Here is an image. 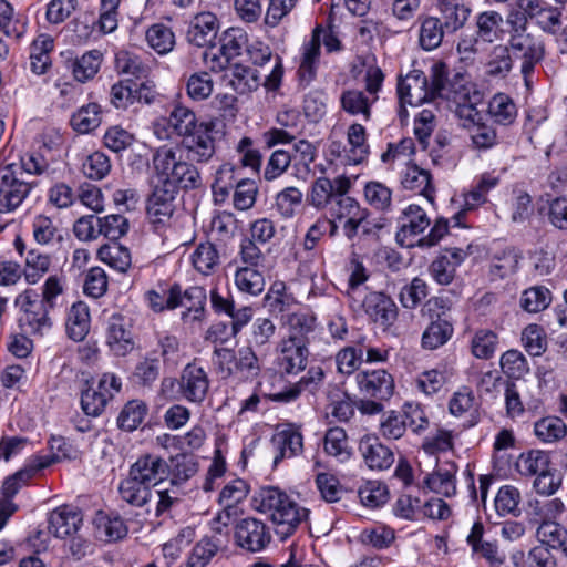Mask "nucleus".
<instances>
[{"instance_id": "obj_24", "label": "nucleus", "mask_w": 567, "mask_h": 567, "mask_svg": "<svg viewBox=\"0 0 567 567\" xmlns=\"http://www.w3.org/2000/svg\"><path fill=\"white\" fill-rule=\"evenodd\" d=\"M359 450L364 463L371 470H388L394 463L392 450L382 444L378 437H363L360 441Z\"/></svg>"}, {"instance_id": "obj_59", "label": "nucleus", "mask_w": 567, "mask_h": 567, "mask_svg": "<svg viewBox=\"0 0 567 567\" xmlns=\"http://www.w3.org/2000/svg\"><path fill=\"white\" fill-rule=\"evenodd\" d=\"M214 82L209 73L197 72L186 82L187 95L194 101H203L213 93Z\"/></svg>"}, {"instance_id": "obj_4", "label": "nucleus", "mask_w": 567, "mask_h": 567, "mask_svg": "<svg viewBox=\"0 0 567 567\" xmlns=\"http://www.w3.org/2000/svg\"><path fill=\"white\" fill-rule=\"evenodd\" d=\"M212 361L217 374L223 380L235 383H252L261 373V361L251 347L244 346L237 350L216 347Z\"/></svg>"}, {"instance_id": "obj_22", "label": "nucleus", "mask_w": 567, "mask_h": 567, "mask_svg": "<svg viewBox=\"0 0 567 567\" xmlns=\"http://www.w3.org/2000/svg\"><path fill=\"white\" fill-rule=\"evenodd\" d=\"M365 313L374 322L390 327L396 320L398 307L395 302L385 293L373 291L364 297L362 303Z\"/></svg>"}, {"instance_id": "obj_53", "label": "nucleus", "mask_w": 567, "mask_h": 567, "mask_svg": "<svg viewBox=\"0 0 567 567\" xmlns=\"http://www.w3.org/2000/svg\"><path fill=\"white\" fill-rule=\"evenodd\" d=\"M248 47L246 32L239 28H230L224 32L220 39L219 51L230 60L239 56Z\"/></svg>"}, {"instance_id": "obj_44", "label": "nucleus", "mask_w": 567, "mask_h": 567, "mask_svg": "<svg viewBox=\"0 0 567 567\" xmlns=\"http://www.w3.org/2000/svg\"><path fill=\"white\" fill-rule=\"evenodd\" d=\"M192 262L197 271L210 275L219 265V254L212 243L199 244L192 254Z\"/></svg>"}, {"instance_id": "obj_58", "label": "nucleus", "mask_w": 567, "mask_h": 567, "mask_svg": "<svg viewBox=\"0 0 567 567\" xmlns=\"http://www.w3.org/2000/svg\"><path fill=\"white\" fill-rule=\"evenodd\" d=\"M502 371L512 379H520L529 372L524 354L517 350H508L501 357Z\"/></svg>"}, {"instance_id": "obj_61", "label": "nucleus", "mask_w": 567, "mask_h": 567, "mask_svg": "<svg viewBox=\"0 0 567 567\" xmlns=\"http://www.w3.org/2000/svg\"><path fill=\"white\" fill-rule=\"evenodd\" d=\"M513 58L509 48L505 45H496L487 63V73L492 76L505 78L512 70Z\"/></svg>"}, {"instance_id": "obj_35", "label": "nucleus", "mask_w": 567, "mask_h": 567, "mask_svg": "<svg viewBox=\"0 0 567 567\" xmlns=\"http://www.w3.org/2000/svg\"><path fill=\"white\" fill-rule=\"evenodd\" d=\"M99 258L118 272H126L132 264L128 248L117 241L102 246L97 251Z\"/></svg>"}, {"instance_id": "obj_12", "label": "nucleus", "mask_w": 567, "mask_h": 567, "mask_svg": "<svg viewBox=\"0 0 567 567\" xmlns=\"http://www.w3.org/2000/svg\"><path fill=\"white\" fill-rule=\"evenodd\" d=\"M105 340L111 351L120 357L126 355L134 348L131 321L120 312L105 318Z\"/></svg>"}, {"instance_id": "obj_16", "label": "nucleus", "mask_w": 567, "mask_h": 567, "mask_svg": "<svg viewBox=\"0 0 567 567\" xmlns=\"http://www.w3.org/2000/svg\"><path fill=\"white\" fill-rule=\"evenodd\" d=\"M210 131L209 124L199 123V128L182 140V147L189 162L207 163L214 156L215 142Z\"/></svg>"}, {"instance_id": "obj_55", "label": "nucleus", "mask_w": 567, "mask_h": 567, "mask_svg": "<svg viewBox=\"0 0 567 567\" xmlns=\"http://www.w3.org/2000/svg\"><path fill=\"white\" fill-rule=\"evenodd\" d=\"M361 503L370 508H377L389 499L388 487L378 481L364 483L358 491Z\"/></svg>"}, {"instance_id": "obj_49", "label": "nucleus", "mask_w": 567, "mask_h": 567, "mask_svg": "<svg viewBox=\"0 0 567 567\" xmlns=\"http://www.w3.org/2000/svg\"><path fill=\"white\" fill-rule=\"evenodd\" d=\"M146 413L147 406L144 402L138 400L127 402L117 417L118 427L127 432L136 430L144 421Z\"/></svg>"}, {"instance_id": "obj_57", "label": "nucleus", "mask_w": 567, "mask_h": 567, "mask_svg": "<svg viewBox=\"0 0 567 567\" xmlns=\"http://www.w3.org/2000/svg\"><path fill=\"white\" fill-rule=\"evenodd\" d=\"M332 181L327 177H318L311 184L307 196L308 203L317 209H323L333 202Z\"/></svg>"}, {"instance_id": "obj_6", "label": "nucleus", "mask_w": 567, "mask_h": 567, "mask_svg": "<svg viewBox=\"0 0 567 567\" xmlns=\"http://www.w3.org/2000/svg\"><path fill=\"white\" fill-rule=\"evenodd\" d=\"M321 43H323L329 53L338 52L342 49L340 40L331 29H323L321 25H317L312 30L310 40L302 47V56L298 69L299 83L305 87L317 75Z\"/></svg>"}, {"instance_id": "obj_31", "label": "nucleus", "mask_w": 567, "mask_h": 567, "mask_svg": "<svg viewBox=\"0 0 567 567\" xmlns=\"http://www.w3.org/2000/svg\"><path fill=\"white\" fill-rule=\"evenodd\" d=\"M378 97L370 100L364 92L360 90H346L340 96L341 109L352 115H361L364 121L371 120V106Z\"/></svg>"}, {"instance_id": "obj_2", "label": "nucleus", "mask_w": 567, "mask_h": 567, "mask_svg": "<svg viewBox=\"0 0 567 567\" xmlns=\"http://www.w3.org/2000/svg\"><path fill=\"white\" fill-rule=\"evenodd\" d=\"M256 509L269 515L280 539L291 536L307 520L309 511L278 487H261L254 497Z\"/></svg>"}, {"instance_id": "obj_46", "label": "nucleus", "mask_w": 567, "mask_h": 567, "mask_svg": "<svg viewBox=\"0 0 567 567\" xmlns=\"http://www.w3.org/2000/svg\"><path fill=\"white\" fill-rule=\"evenodd\" d=\"M239 179L236 176L235 167L229 164H223L216 172L215 181L212 185L216 202H224L230 190L235 189Z\"/></svg>"}, {"instance_id": "obj_20", "label": "nucleus", "mask_w": 567, "mask_h": 567, "mask_svg": "<svg viewBox=\"0 0 567 567\" xmlns=\"http://www.w3.org/2000/svg\"><path fill=\"white\" fill-rule=\"evenodd\" d=\"M430 226L426 213L417 205H409L400 218V229L396 239L406 247L414 246L413 237L423 233Z\"/></svg>"}, {"instance_id": "obj_37", "label": "nucleus", "mask_w": 567, "mask_h": 567, "mask_svg": "<svg viewBox=\"0 0 567 567\" xmlns=\"http://www.w3.org/2000/svg\"><path fill=\"white\" fill-rule=\"evenodd\" d=\"M275 444L278 454L274 458V464L277 465L281 460L293 457L302 452L303 437L296 430H286L277 434Z\"/></svg>"}, {"instance_id": "obj_40", "label": "nucleus", "mask_w": 567, "mask_h": 567, "mask_svg": "<svg viewBox=\"0 0 567 567\" xmlns=\"http://www.w3.org/2000/svg\"><path fill=\"white\" fill-rule=\"evenodd\" d=\"M488 113L496 123L506 126L515 121L517 109L512 97L497 93L489 101Z\"/></svg>"}, {"instance_id": "obj_11", "label": "nucleus", "mask_w": 567, "mask_h": 567, "mask_svg": "<svg viewBox=\"0 0 567 567\" xmlns=\"http://www.w3.org/2000/svg\"><path fill=\"white\" fill-rule=\"evenodd\" d=\"M121 389V381L113 373H104L97 386H90L82 392L81 406L89 416H99L105 410L114 392Z\"/></svg>"}, {"instance_id": "obj_10", "label": "nucleus", "mask_w": 567, "mask_h": 567, "mask_svg": "<svg viewBox=\"0 0 567 567\" xmlns=\"http://www.w3.org/2000/svg\"><path fill=\"white\" fill-rule=\"evenodd\" d=\"M17 302L22 310L19 323L25 333L42 334L50 328L51 323L48 317L50 308L34 292L25 291L19 296Z\"/></svg>"}, {"instance_id": "obj_25", "label": "nucleus", "mask_w": 567, "mask_h": 567, "mask_svg": "<svg viewBox=\"0 0 567 567\" xmlns=\"http://www.w3.org/2000/svg\"><path fill=\"white\" fill-rule=\"evenodd\" d=\"M308 343L284 339L280 343L278 363L282 371L288 374H296L306 368L309 354Z\"/></svg>"}, {"instance_id": "obj_41", "label": "nucleus", "mask_w": 567, "mask_h": 567, "mask_svg": "<svg viewBox=\"0 0 567 567\" xmlns=\"http://www.w3.org/2000/svg\"><path fill=\"white\" fill-rule=\"evenodd\" d=\"M324 451L341 463L350 460L352 453L343 429L331 427L327 431L324 435Z\"/></svg>"}, {"instance_id": "obj_3", "label": "nucleus", "mask_w": 567, "mask_h": 567, "mask_svg": "<svg viewBox=\"0 0 567 567\" xmlns=\"http://www.w3.org/2000/svg\"><path fill=\"white\" fill-rule=\"evenodd\" d=\"M156 182L178 193L179 188L194 189L200 185L198 169L183 161L178 148L163 146L156 150L152 158Z\"/></svg>"}, {"instance_id": "obj_34", "label": "nucleus", "mask_w": 567, "mask_h": 567, "mask_svg": "<svg viewBox=\"0 0 567 567\" xmlns=\"http://www.w3.org/2000/svg\"><path fill=\"white\" fill-rule=\"evenodd\" d=\"M401 184L405 189L417 192L427 199H432L433 188L429 171L422 169L414 164L408 165L402 173Z\"/></svg>"}, {"instance_id": "obj_50", "label": "nucleus", "mask_w": 567, "mask_h": 567, "mask_svg": "<svg viewBox=\"0 0 567 567\" xmlns=\"http://www.w3.org/2000/svg\"><path fill=\"white\" fill-rule=\"evenodd\" d=\"M147 43L159 54L171 52L175 45V35L165 24H154L146 32Z\"/></svg>"}, {"instance_id": "obj_7", "label": "nucleus", "mask_w": 567, "mask_h": 567, "mask_svg": "<svg viewBox=\"0 0 567 567\" xmlns=\"http://www.w3.org/2000/svg\"><path fill=\"white\" fill-rule=\"evenodd\" d=\"M267 71L261 72L257 68L235 64L231 70L229 84L239 94L256 91L260 84L269 91H275L280 86L284 74L281 58H275L272 68Z\"/></svg>"}, {"instance_id": "obj_29", "label": "nucleus", "mask_w": 567, "mask_h": 567, "mask_svg": "<svg viewBox=\"0 0 567 567\" xmlns=\"http://www.w3.org/2000/svg\"><path fill=\"white\" fill-rule=\"evenodd\" d=\"M441 22L447 33L462 29L471 14V9L458 0L441 1L437 3Z\"/></svg>"}, {"instance_id": "obj_26", "label": "nucleus", "mask_w": 567, "mask_h": 567, "mask_svg": "<svg viewBox=\"0 0 567 567\" xmlns=\"http://www.w3.org/2000/svg\"><path fill=\"white\" fill-rule=\"evenodd\" d=\"M51 464V458H32L23 468L4 480L0 494L13 499L19 491L23 486L28 485L31 478L34 477L39 471L50 466Z\"/></svg>"}, {"instance_id": "obj_62", "label": "nucleus", "mask_w": 567, "mask_h": 567, "mask_svg": "<svg viewBox=\"0 0 567 567\" xmlns=\"http://www.w3.org/2000/svg\"><path fill=\"white\" fill-rule=\"evenodd\" d=\"M110 171V158L102 152L90 154L82 164V172L90 179L100 181L104 178Z\"/></svg>"}, {"instance_id": "obj_23", "label": "nucleus", "mask_w": 567, "mask_h": 567, "mask_svg": "<svg viewBox=\"0 0 567 567\" xmlns=\"http://www.w3.org/2000/svg\"><path fill=\"white\" fill-rule=\"evenodd\" d=\"M82 513L70 505L53 509L49 516V532L56 538L73 536L82 525Z\"/></svg>"}, {"instance_id": "obj_17", "label": "nucleus", "mask_w": 567, "mask_h": 567, "mask_svg": "<svg viewBox=\"0 0 567 567\" xmlns=\"http://www.w3.org/2000/svg\"><path fill=\"white\" fill-rule=\"evenodd\" d=\"M178 383L183 398L195 403L204 401L209 389L206 371L193 363L183 369Z\"/></svg>"}, {"instance_id": "obj_32", "label": "nucleus", "mask_w": 567, "mask_h": 567, "mask_svg": "<svg viewBox=\"0 0 567 567\" xmlns=\"http://www.w3.org/2000/svg\"><path fill=\"white\" fill-rule=\"evenodd\" d=\"M318 148L307 140H299L293 144V153L290 154L296 175L307 179L311 174V165L317 158Z\"/></svg>"}, {"instance_id": "obj_8", "label": "nucleus", "mask_w": 567, "mask_h": 567, "mask_svg": "<svg viewBox=\"0 0 567 567\" xmlns=\"http://www.w3.org/2000/svg\"><path fill=\"white\" fill-rule=\"evenodd\" d=\"M32 185L23 179L20 165H0V230L6 227L2 215L18 208L29 195Z\"/></svg>"}, {"instance_id": "obj_30", "label": "nucleus", "mask_w": 567, "mask_h": 567, "mask_svg": "<svg viewBox=\"0 0 567 567\" xmlns=\"http://www.w3.org/2000/svg\"><path fill=\"white\" fill-rule=\"evenodd\" d=\"M66 333L74 341H82L90 331V311L84 302H75L68 312Z\"/></svg>"}, {"instance_id": "obj_18", "label": "nucleus", "mask_w": 567, "mask_h": 567, "mask_svg": "<svg viewBox=\"0 0 567 567\" xmlns=\"http://www.w3.org/2000/svg\"><path fill=\"white\" fill-rule=\"evenodd\" d=\"M360 391L378 400H388L394 391V380L385 370L364 371L357 374Z\"/></svg>"}, {"instance_id": "obj_9", "label": "nucleus", "mask_w": 567, "mask_h": 567, "mask_svg": "<svg viewBox=\"0 0 567 567\" xmlns=\"http://www.w3.org/2000/svg\"><path fill=\"white\" fill-rule=\"evenodd\" d=\"M235 545L248 553H260L271 542L269 527L260 519L246 517L234 527Z\"/></svg>"}, {"instance_id": "obj_54", "label": "nucleus", "mask_w": 567, "mask_h": 567, "mask_svg": "<svg viewBox=\"0 0 567 567\" xmlns=\"http://www.w3.org/2000/svg\"><path fill=\"white\" fill-rule=\"evenodd\" d=\"M315 317L298 312L292 313L288 318V337L287 339L293 341H301L308 343V334L315 329Z\"/></svg>"}, {"instance_id": "obj_15", "label": "nucleus", "mask_w": 567, "mask_h": 567, "mask_svg": "<svg viewBox=\"0 0 567 567\" xmlns=\"http://www.w3.org/2000/svg\"><path fill=\"white\" fill-rule=\"evenodd\" d=\"M176 195V190L155 182L146 206L148 219L153 225L164 226L171 220Z\"/></svg>"}, {"instance_id": "obj_42", "label": "nucleus", "mask_w": 567, "mask_h": 567, "mask_svg": "<svg viewBox=\"0 0 567 567\" xmlns=\"http://www.w3.org/2000/svg\"><path fill=\"white\" fill-rule=\"evenodd\" d=\"M235 285L241 292L259 296L265 289V278L257 268L240 267L235 272Z\"/></svg>"}, {"instance_id": "obj_47", "label": "nucleus", "mask_w": 567, "mask_h": 567, "mask_svg": "<svg viewBox=\"0 0 567 567\" xmlns=\"http://www.w3.org/2000/svg\"><path fill=\"white\" fill-rule=\"evenodd\" d=\"M444 32L446 31L440 18H425L420 27V45L426 51L436 49L442 43Z\"/></svg>"}, {"instance_id": "obj_14", "label": "nucleus", "mask_w": 567, "mask_h": 567, "mask_svg": "<svg viewBox=\"0 0 567 567\" xmlns=\"http://www.w3.org/2000/svg\"><path fill=\"white\" fill-rule=\"evenodd\" d=\"M169 473L168 464L161 456L145 454L131 466L128 476L152 488L163 482Z\"/></svg>"}, {"instance_id": "obj_45", "label": "nucleus", "mask_w": 567, "mask_h": 567, "mask_svg": "<svg viewBox=\"0 0 567 567\" xmlns=\"http://www.w3.org/2000/svg\"><path fill=\"white\" fill-rule=\"evenodd\" d=\"M101 107L97 103H89L82 106L71 117L72 127L81 133L86 134L95 130L101 124Z\"/></svg>"}, {"instance_id": "obj_64", "label": "nucleus", "mask_w": 567, "mask_h": 567, "mask_svg": "<svg viewBox=\"0 0 567 567\" xmlns=\"http://www.w3.org/2000/svg\"><path fill=\"white\" fill-rule=\"evenodd\" d=\"M219 545L212 538H203L192 549L187 567H205L218 551Z\"/></svg>"}, {"instance_id": "obj_48", "label": "nucleus", "mask_w": 567, "mask_h": 567, "mask_svg": "<svg viewBox=\"0 0 567 567\" xmlns=\"http://www.w3.org/2000/svg\"><path fill=\"white\" fill-rule=\"evenodd\" d=\"M115 68L120 74H128L134 81L148 78L150 68L143 63L140 56L127 51H121L115 56Z\"/></svg>"}, {"instance_id": "obj_63", "label": "nucleus", "mask_w": 567, "mask_h": 567, "mask_svg": "<svg viewBox=\"0 0 567 567\" xmlns=\"http://www.w3.org/2000/svg\"><path fill=\"white\" fill-rule=\"evenodd\" d=\"M427 296L426 282L415 277L409 285H405L400 292V301L406 309H415Z\"/></svg>"}, {"instance_id": "obj_38", "label": "nucleus", "mask_w": 567, "mask_h": 567, "mask_svg": "<svg viewBox=\"0 0 567 567\" xmlns=\"http://www.w3.org/2000/svg\"><path fill=\"white\" fill-rule=\"evenodd\" d=\"M168 126L177 135L185 138L197 128H199V123H197L196 115L190 109L181 104H176L169 112Z\"/></svg>"}, {"instance_id": "obj_43", "label": "nucleus", "mask_w": 567, "mask_h": 567, "mask_svg": "<svg viewBox=\"0 0 567 567\" xmlns=\"http://www.w3.org/2000/svg\"><path fill=\"white\" fill-rule=\"evenodd\" d=\"M519 503L520 493L518 488L512 485L502 486L494 499L495 511L502 517L506 515L519 516Z\"/></svg>"}, {"instance_id": "obj_19", "label": "nucleus", "mask_w": 567, "mask_h": 567, "mask_svg": "<svg viewBox=\"0 0 567 567\" xmlns=\"http://www.w3.org/2000/svg\"><path fill=\"white\" fill-rule=\"evenodd\" d=\"M206 302V290L199 286L189 287L186 290H182L178 285H174L168 290L166 298V307L175 309L177 307H184L187 311L194 312V319H199Z\"/></svg>"}, {"instance_id": "obj_27", "label": "nucleus", "mask_w": 567, "mask_h": 567, "mask_svg": "<svg viewBox=\"0 0 567 567\" xmlns=\"http://www.w3.org/2000/svg\"><path fill=\"white\" fill-rule=\"evenodd\" d=\"M457 466L455 463H447L445 466L439 467L423 480V486L431 492L444 497H452L456 494Z\"/></svg>"}, {"instance_id": "obj_21", "label": "nucleus", "mask_w": 567, "mask_h": 567, "mask_svg": "<svg viewBox=\"0 0 567 567\" xmlns=\"http://www.w3.org/2000/svg\"><path fill=\"white\" fill-rule=\"evenodd\" d=\"M219 29L217 17L212 12H200L189 22L186 38L190 44L203 48L214 43Z\"/></svg>"}, {"instance_id": "obj_13", "label": "nucleus", "mask_w": 567, "mask_h": 567, "mask_svg": "<svg viewBox=\"0 0 567 567\" xmlns=\"http://www.w3.org/2000/svg\"><path fill=\"white\" fill-rule=\"evenodd\" d=\"M509 50L513 52L514 59H520V71L524 75L526 84H528V76L534 71L535 64L544 56V47L532 34H511Z\"/></svg>"}, {"instance_id": "obj_1", "label": "nucleus", "mask_w": 567, "mask_h": 567, "mask_svg": "<svg viewBox=\"0 0 567 567\" xmlns=\"http://www.w3.org/2000/svg\"><path fill=\"white\" fill-rule=\"evenodd\" d=\"M449 70L445 63L436 62L431 68L430 79L421 70H412L398 80L396 91L401 105L400 115L406 114L405 105L419 106L437 97H447Z\"/></svg>"}, {"instance_id": "obj_52", "label": "nucleus", "mask_w": 567, "mask_h": 567, "mask_svg": "<svg viewBox=\"0 0 567 567\" xmlns=\"http://www.w3.org/2000/svg\"><path fill=\"white\" fill-rule=\"evenodd\" d=\"M534 431L539 440L549 443L563 439L567 433V426L561 419L547 416L535 423Z\"/></svg>"}, {"instance_id": "obj_36", "label": "nucleus", "mask_w": 567, "mask_h": 567, "mask_svg": "<svg viewBox=\"0 0 567 567\" xmlns=\"http://www.w3.org/2000/svg\"><path fill=\"white\" fill-rule=\"evenodd\" d=\"M549 463L548 453L540 450H530L518 456L515 467L520 475L537 476L549 467Z\"/></svg>"}, {"instance_id": "obj_28", "label": "nucleus", "mask_w": 567, "mask_h": 567, "mask_svg": "<svg viewBox=\"0 0 567 567\" xmlns=\"http://www.w3.org/2000/svg\"><path fill=\"white\" fill-rule=\"evenodd\" d=\"M421 338V347L425 350H435L447 343L454 333L452 319H429Z\"/></svg>"}, {"instance_id": "obj_56", "label": "nucleus", "mask_w": 567, "mask_h": 567, "mask_svg": "<svg viewBox=\"0 0 567 567\" xmlns=\"http://www.w3.org/2000/svg\"><path fill=\"white\" fill-rule=\"evenodd\" d=\"M537 539L550 548L559 549L567 542V529L556 522H543L536 530Z\"/></svg>"}, {"instance_id": "obj_51", "label": "nucleus", "mask_w": 567, "mask_h": 567, "mask_svg": "<svg viewBox=\"0 0 567 567\" xmlns=\"http://www.w3.org/2000/svg\"><path fill=\"white\" fill-rule=\"evenodd\" d=\"M551 301L550 291L543 286H534L523 291L520 307L530 313L545 310Z\"/></svg>"}, {"instance_id": "obj_60", "label": "nucleus", "mask_w": 567, "mask_h": 567, "mask_svg": "<svg viewBox=\"0 0 567 567\" xmlns=\"http://www.w3.org/2000/svg\"><path fill=\"white\" fill-rule=\"evenodd\" d=\"M51 260L48 255L29 251L25 258L23 275L29 284H37L50 269Z\"/></svg>"}, {"instance_id": "obj_39", "label": "nucleus", "mask_w": 567, "mask_h": 567, "mask_svg": "<svg viewBox=\"0 0 567 567\" xmlns=\"http://www.w3.org/2000/svg\"><path fill=\"white\" fill-rule=\"evenodd\" d=\"M102 53L99 50L85 52L72 62V73L79 82H86L95 76L102 63Z\"/></svg>"}, {"instance_id": "obj_33", "label": "nucleus", "mask_w": 567, "mask_h": 567, "mask_svg": "<svg viewBox=\"0 0 567 567\" xmlns=\"http://www.w3.org/2000/svg\"><path fill=\"white\" fill-rule=\"evenodd\" d=\"M53 39L47 34L39 35L31 44L30 68L34 74H44L51 65L50 52Z\"/></svg>"}, {"instance_id": "obj_5", "label": "nucleus", "mask_w": 567, "mask_h": 567, "mask_svg": "<svg viewBox=\"0 0 567 567\" xmlns=\"http://www.w3.org/2000/svg\"><path fill=\"white\" fill-rule=\"evenodd\" d=\"M118 494L122 502L132 507H144L145 513L159 517L171 509L177 497L168 491H155L140 481L127 476L118 485Z\"/></svg>"}]
</instances>
